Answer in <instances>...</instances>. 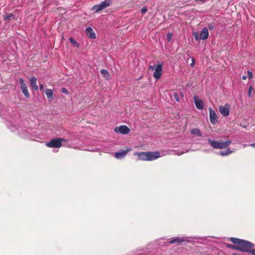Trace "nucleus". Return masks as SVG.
Masks as SVG:
<instances>
[{"label":"nucleus","instance_id":"obj_34","mask_svg":"<svg viewBox=\"0 0 255 255\" xmlns=\"http://www.w3.org/2000/svg\"><path fill=\"white\" fill-rule=\"evenodd\" d=\"M192 63H191V65L192 67H193L194 66V58H192Z\"/></svg>","mask_w":255,"mask_h":255},{"label":"nucleus","instance_id":"obj_16","mask_svg":"<svg viewBox=\"0 0 255 255\" xmlns=\"http://www.w3.org/2000/svg\"><path fill=\"white\" fill-rule=\"evenodd\" d=\"M185 240L184 238H174L170 239V241H169V243L170 244H180L182 242L185 241Z\"/></svg>","mask_w":255,"mask_h":255},{"label":"nucleus","instance_id":"obj_3","mask_svg":"<svg viewBox=\"0 0 255 255\" xmlns=\"http://www.w3.org/2000/svg\"><path fill=\"white\" fill-rule=\"evenodd\" d=\"M208 140L212 147L215 149L226 148L231 143V140L226 141L222 140L214 141L212 140L211 139H208Z\"/></svg>","mask_w":255,"mask_h":255},{"label":"nucleus","instance_id":"obj_37","mask_svg":"<svg viewBox=\"0 0 255 255\" xmlns=\"http://www.w3.org/2000/svg\"><path fill=\"white\" fill-rule=\"evenodd\" d=\"M242 79H243V80H246V79H247V76H243L242 77Z\"/></svg>","mask_w":255,"mask_h":255},{"label":"nucleus","instance_id":"obj_8","mask_svg":"<svg viewBox=\"0 0 255 255\" xmlns=\"http://www.w3.org/2000/svg\"><path fill=\"white\" fill-rule=\"evenodd\" d=\"M115 131L117 133L128 134L129 132L130 129L127 126L123 125L119 127H116L115 128Z\"/></svg>","mask_w":255,"mask_h":255},{"label":"nucleus","instance_id":"obj_25","mask_svg":"<svg viewBox=\"0 0 255 255\" xmlns=\"http://www.w3.org/2000/svg\"><path fill=\"white\" fill-rule=\"evenodd\" d=\"M173 96H174V98L175 99V100L177 101V102H178L179 101V96H178V95L177 94V93H174L173 94Z\"/></svg>","mask_w":255,"mask_h":255},{"label":"nucleus","instance_id":"obj_24","mask_svg":"<svg viewBox=\"0 0 255 255\" xmlns=\"http://www.w3.org/2000/svg\"><path fill=\"white\" fill-rule=\"evenodd\" d=\"M70 41L73 44L76 45L77 46H78V43L73 38H70Z\"/></svg>","mask_w":255,"mask_h":255},{"label":"nucleus","instance_id":"obj_2","mask_svg":"<svg viewBox=\"0 0 255 255\" xmlns=\"http://www.w3.org/2000/svg\"><path fill=\"white\" fill-rule=\"evenodd\" d=\"M134 155H137L138 158L142 160L151 161L160 157L158 151L135 152Z\"/></svg>","mask_w":255,"mask_h":255},{"label":"nucleus","instance_id":"obj_28","mask_svg":"<svg viewBox=\"0 0 255 255\" xmlns=\"http://www.w3.org/2000/svg\"><path fill=\"white\" fill-rule=\"evenodd\" d=\"M252 90H253V87L252 86H251L249 88V91H248V95H249V97L251 96Z\"/></svg>","mask_w":255,"mask_h":255},{"label":"nucleus","instance_id":"obj_17","mask_svg":"<svg viewBox=\"0 0 255 255\" xmlns=\"http://www.w3.org/2000/svg\"><path fill=\"white\" fill-rule=\"evenodd\" d=\"M191 133L192 134L196 135L198 136H201L202 133L200 129L195 128H193L191 130Z\"/></svg>","mask_w":255,"mask_h":255},{"label":"nucleus","instance_id":"obj_14","mask_svg":"<svg viewBox=\"0 0 255 255\" xmlns=\"http://www.w3.org/2000/svg\"><path fill=\"white\" fill-rule=\"evenodd\" d=\"M29 81L31 87L33 88L35 91L38 90V87L36 84L37 79L35 77H32L30 79Z\"/></svg>","mask_w":255,"mask_h":255},{"label":"nucleus","instance_id":"obj_32","mask_svg":"<svg viewBox=\"0 0 255 255\" xmlns=\"http://www.w3.org/2000/svg\"><path fill=\"white\" fill-rule=\"evenodd\" d=\"M250 253H251L254 255H255V249H251Z\"/></svg>","mask_w":255,"mask_h":255},{"label":"nucleus","instance_id":"obj_18","mask_svg":"<svg viewBox=\"0 0 255 255\" xmlns=\"http://www.w3.org/2000/svg\"><path fill=\"white\" fill-rule=\"evenodd\" d=\"M45 94L49 99H52L53 96V92L52 90L50 89H47L45 90Z\"/></svg>","mask_w":255,"mask_h":255},{"label":"nucleus","instance_id":"obj_35","mask_svg":"<svg viewBox=\"0 0 255 255\" xmlns=\"http://www.w3.org/2000/svg\"><path fill=\"white\" fill-rule=\"evenodd\" d=\"M249 145L255 148V143L250 144Z\"/></svg>","mask_w":255,"mask_h":255},{"label":"nucleus","instance_id":"obj_38","mask_svg":"<svg viewBox=\"0 0 255 255\" xmlns=\"http://www.w3.org/2000/svg\"><path fill=\"white\" fill-rule=\"evenodd\" d=\"M149 68H150V69L153 70V69H154V66H149Z\"/></svg>","mask_w":255,"mask_h":255},{"label":"nucleus","instance_id":"obj_22","mask_svg":"<svg viewBox=\"0 0 255 255\" xmlns=\"http://www.w3.org/2000/svg\"><path fill=\"white\" fill-rule=\"evenodd\" d=\"M226 247L229 249H233V250H238V245H236V246L235 245H232V244H226Z\"/></svg>","mask_w":255,"mask_h":255},{"label":"nucleus","instance_id":"obj_30","mask_svg":"<svg viewBox=\"0 0 255 255\" xmlns=\"http://www.w3.org/2000/svg\"><path fill=\"white\" fill-rule=\"evenodd\" d=\"M208 28L210 30H213L214 28V26L212 24H209Z\"/></svg>","mask_w":255,"mask_h":255},{"label":"nucleus","instance_id":"obj_12","mask_svg":"<svg viewBox=\"0 0 255 255\" xmlns=\"http://www.w3.org/2000/svg\"><path fill=\"white\" fill-rule=\"evenodd\" d=\"M131 150L130 148H127L125 150H122L119 152H116L115 154V157L117 159H122L126 156L128 151Z\"/></svg>","mask_w":255,"mask_h":255},{"label":"nucleus","instance_id":"obj_7","mask_svg":"<svg viewBox=\"0 0 255 255\" xmlns=\"http://www.w3.org/2000/svg\"><path fill=\"white\" fill-rule=\"evenodd\" d=\"M19 83L22 93L26 98H28L29 97V94L28 91L27 85L25 83L24 81L22 78L19 79Z\"/></svg>","mask_w":255,"mask_h":255},{"label":"nucleus","instance_id":"obj_6","mask_svg":"<svg viewBox=\"0 0 255 255\" xmlns=\"http://www.w3.org/2000/svg\"><path fill=\"white\" fill-rule=\"evenodd\" d=\"M230 106L229 104H226L224 106H220L219 111L221 114L225 117H227L230 114Z\"/></svg>","mask_w":255,"mask_h":255},{"label":"nucleus","instance_id":"obj_31","mask_svg":"<svg viewBox=\"0 0 255 255\" xmlns=\"http://www.w3.org/2000/svg\"><path fill=\"white\" fill-rule=\"evenodd\" d=\"M194 37H195V40H199V36H198V34L197 33H195V34H194Z\"/></svg>","mask_w":255,"mask_h":255},{"label":"nucleus","instance_id":"obj_15","mask_svg":"<svg viewBox=\"0 0 255 255\" xmlns=\"http://www.w3.org/2000/svg\"><path fill=\"white\" fill-rule=\"evenodd\" d=\"M209 36V32L207 28H204L200 33V38L202 40H205Z\"/></svg>","mask_w":255,"mask_h":255},{"label":"nucleus","instance_id":"obj_10","mask_svg":"<svg viewBox=\"0 0 255 255\" xmlns=\"http://www.w3.org/2000/svg\"><path fill=\"white\" fill-rule=\"evenodd\" d=\"M193 98L196 108L199 110L203 109L204 106V103L203 101L199 99L197 96H194Z\"/></svg>","mask_w":255,"mask_h":255},{"label":"nucleus","instance_id":"obj_33","mask_svg":"<svg viewBox=\"0 0 255 255\" xmlns=\"http://www.w3.org/2000/svg\"><path fill=\"white\" fill-rule=\"evenodd\" d=\"M39 88L40 90H42L44 89V86L43 84L39 85Z\"/></svg>","mask_w":255,"mask_h":255},{"label":"nucleus","instance_id":"obj_5","mask_svg":"<svg viewBox=\"0 0 255 255\" xmlns=\"http://www.w3.org/2000/svg\"><path fill=\"white\" fill-rule=\"evenodd\" d=\"M63 141H65V139L61 138H55L49 142H47L46 143V145L47 146L49 147H56L59 148L62 145V142Z\"/></svg>","mask_w":255,"mask_h":255},{"label":"nucleus","instance_id":"obj_4","mask_svg":"<svg viewBox=\"0 0 255 255\" xmlns=\"http://www.w3.org/2000/svg\"><path fill=\"white\" fill-rule=\"evenodd\" d=\"M110 4L111 0H105L99 4L94 5L93 7V10L96 12H98L99 11L109 6Z\"/></svg>","mask_w":255,"mask_h":255},{"label":"nucleus","instance_id":"obj_11","mask_svg":"<svg viewBox=\"0 0 255 255\" xmlns=\"http://www.w3.org/2000/svg\"><path fill=\"white\" fill-rule=\"evenodd\" d=\"M209 116L211 123L216 124L217 122V116L215 112L211 108H209Z\"/></svg>","mask_w":255,"mask_h":255},{"label":"nucleus","instance_id":"obj_26","mask_svg":"<svg viewBox=\"0 0 255 255\" xmlns=\"http://www.w3.org/2000/svg\"><path fill=\"white\" fill-rule=\"evenodd\" d=\"M61 92L62 93H64V94H69L68 91L65 88H62Z\"/></svg>","mask_w":255,"mask_h":255},{"label":"nucleus","instance_id":"obj_9","mask_svg":"<svg viewBox=\"0 0 255 255\" xmlns=\"http://www.w3.org/2000/svg\"><path fill=\"white\" fill-rule=\"evenodd\" d=\"M162 70V65L160 64H157L154 69V72L153 74V76L155 79H158L160 78Z\"/></svg>","mask_w":255,"mask_h":255},{"label":"nucleus","instance_id":"obj_20","mask_svg":"<svg viewBox=\"0 0 255 255\" xmlns=\"http://www.w3.org/2000/svg\"><path fill=\"white\" fill-rule=\"evenodd\" d=\"M101 73L107 80L110 79V75L108 71L107 70L103 69L101 71Z\"/></svg>","mask_w":255,"mask_h":255},{"label":"nucleus","instance_id":"obj_36","mask_svg":"<svg viewBox=\"0 0 255 255\" xmlns=\"http://www.w3.org/2000/svg\"><path fill=\"white\" fill-rule=\"evenodd\" d=\"M184 153V152L182 151V152H180V153H176L175 154H176V155H181L182 154H183V153Z\"/></svg>","mask_w":255,"mask_h":255},{"label":"nucleus","instance_id":"obj_23","mask_svg":"<svg viewBox=\"0 0 255 255\" xmlns=\"http://www.w3.org/2000/svg\"><path fill=\"white\" fill-rule=\"evenodd\" d=\"M166 36H167V40H168V41H170L172 38V33H169V32L167 33Z\"/></svg>","mask_w":255,"mask_h":255},{"label":"nucleus","instance_id":"obj_19","mask_svg":"<svg viewBox=\"0 0 255 255\" xmlns=\"http://www.w3.org/2000/svg\"><path fill=\"white\" fill-rule=\"evenodd\" d=\"M3 19L4 20H11V18H15V17L14 16L13 14L12 13H5L4 15H3Z\"/></svg>","mask_w":255,"mask_h":255},{"label":"nucleus","instance_id":"obj_21","mask_svg":"<svg viewBox=\"0 0 255 255\" xmlns=\"http://www.w3.org/2000/svg\"><path fill=\"white\" fill-rule=\"evenodd\" d=\"M233 152L234 151L233 150H231L230 149H227L226 151H220L219 154L222 156H226L233 153Z\"/></svg>","mask_w":255,"mask_h":255},{"label":"nucleus","instance_id":"obj_29","mask_svg":"<svg viewBox=\"0 0 255 255\" xmlns=\"http://www.w3.org/2000/svg\"><path fill=\"white\" fill-rule=\"evenodd\" d=\"M248 76H249V79H252V77H253V73H252V71H248Z\"/></svg>","mask_w":255,"mask_h":255},{"label":"nucleus","instance_id":"obj_1","mask_svg":"<svg viewBox=\"0 0 255 255\" xmlns=\"http://www.w3.org/2000/svg\"><path fill=\"white\" fill-rule=\"evenodd\" d=\"M230 240L234 244L238 245V251L241 252L250 253L251 248L254 247V244L246 240L236 238H231Z\"/></svg>","mask_w":255,"mask_h":255},{"label":"nucleus","instance_id":"obj_13","mask_svg":"<svg viewBox=\"0 0 255 255\" xmlns=\"http://www.w3.org/2000/svg\"><path fill=\"white\" fill-rule=\"evenodd\" d=\"M86 33L87 35L91 39H95L96 38V34L94 32L92 28L90 27H88L86 29Z\"/></svg>","mask_w":255,"mask_h":255},{"label":"nucleus","instance_id":"obj_27","mask_svg":"<svg viewBox=\"0 0 255 255\" xmlns=\"http://www.w3.org/2000/svg\"><path fill=\"white\" fill-rule=\"evenodd\" d=\"M147 9L146 8V7H143L141 9V12L142 14H144L145 13H146L147 12Z\"/></svg>","mask_w":255,"mask_h":255}]
</instances>
